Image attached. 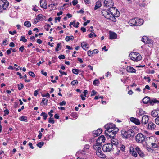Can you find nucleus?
<instances>
[{
	"instance_id": "473e14b6",
	"label": "nucleus",
	"mask_w": 159,
	"mask_h": 159,
	"mask_svg": "<svg viewBox=\"0 0 159 159\" xmlns=\"http://www.w3.org/2000/svg\"><path fill=\"white\" fill-rule=\"evenodd\" d=\"M111 144H112V145L113 144L115 145H117L118 143V140L116 139L113 138L112 139L111 141Z\"/></svg>"
},
{
	"instance_id": "0eeeda50",
	"label": "nucleus",
	"mask_w": 159,
	"mask_h": 159,
	"mask_svg": "<svg viewBox=\"0 0 159 159\" xmlns=\"http://www.w3.org/2000/svg\"><path fill=\"white\" fill-rule=\"evenodd\" d=\"M105 128L106 129H107V131H108L109 130H112L116 128V125L115 124L112 123H110L107 124L105 126Z\"/></svg>"
},
{
	"instance_id": "4468645a",
	"label": "nucleus",
	"mask_w": 159,
	"mask_h": 159,
	"mask_svg": "<svg viewBox=\"0 0 159 159\" xmlns=\"http://www.w3.org/2000/svg\"><path fill=\"white\" fill-rule=\"evenodd\" d=\"M40 3V7L42 8L45 9L47 8V3L45 0H41Z\"/></svg>"
},
{
	"instance_id": "c756f323",
	"label": "nucleus",
	"mask_w": 159,
	"mask_h": 159,
	"mask_svg": "<svg viewBox=\"0 0 159 159\" xmlns=\"http://www.w3.org/2000/svg\"><path fill=\"white\" fill-rule=\"evenodd\" d=\"M150 100V98L148 97H146L143 99V103L145 104L147 103Z\"/></svg>"
},
{
	"instance_id": "7ed1b4c3",
	"label": "nucleus",
	"mask_w": 159,
	"mask_h": 159,
	"mask_svg": "<svg viewBox=\"0 0 159 159\" xmlns=\"http://www.w3.org/2000/svg\"><path fill=\"white\" fill-rule=\"evenodd\" d=\"M146 137L145 135L141 133H138L135 136L136 141L139 143H143Z\"/></svg>"
},
{
	"instance_id": "8fccbe9b",
	"label": "nucleus",
	"mask_w": 159,
	"mask_h": 159,
	"mask_svg": "<svg viewBox=\"0 0 159 159\" xmlns=\"http://www.w3.org/2000/svg\"><path fill=\"white\" fill-rule=\"evenodd\" d=\"M20 40L24 42H25L27 41V40L25 39V37L23 36L21 37Z\"/></svg>"
},
{
	"instance_id": "58836bf2",
	"label": "nucleus",
	"mask_w": 159,
	"mask_h": 159,
	"mask_svg": "<svg viewBox=\"0 0 159 159\" xmlns=\"http://www.w3.org/2000/svg\"><path fill=\"white\" fill-rule=\"evenodd\" d=\"M55 4H51L48 5V7H51V9L52 10H55L56 9V7L55 6Z\"/></svg>"
},
{
	"instance_id": "2eb2a0df",
	"label": "nucleus",
	"mask_w": 159,
	"mask_h": 159,
	"mask_svg": "<svg viewBox=\"0 0 159 159\" xmlns=\"http://www.w3.org/2000/svg\"><path fill=\"white\" fill-rule=\"evenodd\" d=\"M130 152L132 156L135 157H136L137 156V154L134 151V148L133 147L131 146L129 148Z\"/></svg>"
},
{
	"instance_id": "4d7b16f0",
	"label": "nucleus",
	"mask_w": 159,
	"mask_h": 159,
	"mask_svg": "<svg viewBox=\"0 0 159 159\" xmlns=\"http://www.w3.org/2000/svg\"><path fill=\"white\" fill-rule=\"evenodd\" d=\"M29 74L30 76L33 77H35V74L32 72L30 71L29 72Z\"/></svg>"
},
{
	"instance_id": "a18cd8bd",
	"label": "nucleus",
	"mask_w": 159,
	"mask_h": 159,
	"mask_svg": "<svg viewBox=\"0 0 159 159\" xmlns=\"http://www.w3.org/2000/svg\"><path fill=\"white\" fill-rule=\"evenodd\" d=\"M78 82L77 80H74L71 83V84L72 85H75V84H77Z\"/></svg>"
},
{
	"instance_id": "f8f14e48",
	"label": "nucleus",
	"mask_w": 159,
	"mask_h": 159,
	"mask_svg": "<svg viewBox=\"0 0 159 159\" xmlns=\"http://www.w3.org/2000/svg\"><path fill=\"white\" fill-rule=\"evenodd\" d=\"M149 120V118L148 116L144 115L142 118L141 122L143 124H146Z\"/></svg>"
},
{
	"instance_id": "f03ea898",
	"label": "nucleus",
	"mask_w": 159,
	"mask_h": 159,
	"mask_svg": "<svg viewBox=\"0 0 159 159\" xmlns=\"http://www.w3.org/2000/svg\"><path fill=\"white\" fill-rule=\"evenodd\" d=\"M129 57L131 59L137 62L141 60V57L138 53L133 52L129 54Z\"/></svg>"
},
{
	"instance_id": "f704fd0d",
	"label": "nucleus",
	"mask_w": 159,
	"mask_h": 159,
	"mask_svg": "<svg viewBox=\"0 0 159 159\" xmlns=\"http://www.w3.org/2000/svg\"><path fill=\"white\" fill-rule=\"evenodd\" d=\"M19 119L21 121H27V117L26 116H22L19 118Z\"/></svg>"
},
{
	"instance_id": "37998d69",
	"label": "nucleus",
	"mask_w": 159,
	"mask_h": 159,
	"mask_svg": "<svg viewBox=\"0 0 159 159\" xmlns=\"http://www.w3.org/2000/svg\"><path fill=\"white\" fill-rule=\"evenodd\" d=\"M72 72L74 74L77 75L79 73V70L76 69H74L72 70Z\"/></svg>"
},
{
	"instance_id": "bb28decb",
	"label": "nucleus",
	"mask_w": 159,
	"mask_h": 159,
	"mask_svg": "<svg viewBox=\"0 0 159 159\" xmlns=\"http://www.w3.org/2000/svg\"><path fill=\"white\" fill-rule=\"evenodd\" d=\"M151 115L152 116V117H157L158 115V110H155L152 111L151 113Z\"/></svg>"
},
{
	"instance_id": "13d9d810",
	"label": "nucleus",
	"mask_w": 159,
	"mask_h": 159,
	"mask_svg": "<svg viewBox=\"0 0 159 159\" xmlns=\"http://www.w3.org/2000/svg\"><path fill=\"white\" fill-rule=\"evenodd\" d=\"M8 43V39H6L3 42V44L4 45H6Z\"/></svg>"
},
{
	"instance_id": "9b49d317",
	"label": "nucleus",
	"mask_w": 159,
	"mask_h": 159,
	"mask_svg": "<svg viewBox=\"0 0 159 159\" xmlns=\"http://www.w3.org/2000/svg\"><path fill=\"white\" fill-rule=\"evenodd\" d=\"M126 71L128 73H135L136 70L131 66H128L126 67Z\"/></svg>"
},
{
	"instance_id": "cd10ccee",
	"label": "nucleus",
	"mask_w": 159,
	"mask_h": 159,
	"mask_svg": "<svg viewBox=\"0 0 159 159\" xmlns=\"http://www.w3.org/2000/svg\"><path fill=\"white\" fill-rule=\"evenodd\" d=\"M137 113L138 115L141 116L144 114L145 111H144L142 109H139L137 111Z\"/></svg>"
},
{
	"instance_id": "6ab92c4d",
	"label": "nucleus",
	"mask_w": 159,
	"mask_h": 159,
	"mask_svg": "<svg viewBox=\"0 0 159 159\" xmlns=\"http://www.w3.org/2000/svg\"><path fill=\"white\" fill-rule=\"evenodd\" d=\"M156 127V125L153 122H149L148 124V126H147L148 128L151 130L154 129Z\"/></svg>"
},
{
	"instance_id": "393cba45",
	"label": "nucleus",
	"mask_w": 159,
	"mask_h": 159,
	"mask_svg": "<svg viewBox=\"0 0 159 159\" xmlns=\"http://www.w3.org/2000/svg\"><path fill=\"white\" fill-rule=\"evenodd\" d=\"M97 140H98V142L100 141V142L102 143L105 142V137L103 135L101 136L98 138Z\"/></svg>"
},
{
	"instance_id": "79ce46f5",
	"label": "nucleus",
	"mask_w": 159,
	"mask_h": 159,
	"mask_svg": "<svg viewBox=\"0 0 159 159\" xmlns=\"http://www.w3.org/2000/svg\"><path fill=\"white\" fill-rule=\"evenodd\" d=\"M99 84V82L98 80L96 79L93 82V84L95 86H97Z\"/></svg>"
},
{
	"instance_id": "a878e982",
	"label": "nucleus",
	"mask_w": 159,
	"mask_h": 159,
	"mask_svg": "<svg viewBox=\"0 0 159 159\" xmlns=\"http://www.w3.org/2000/svg\"><path fill=\"white\" fill-rule=\"evenodd\" d=\"M121 135L122 136V137L125 138H128L127 131L125 130L121 131Z\"/></svg>"
},
{
	"instance_id": "bf43d9fd",
	"label": "nucleus",
	"mask_w": 159,
	"mask_h": 159,
	"mask_svg": "<svg viewBox=\"0 0 159 159\" xmlns=\"http://www.w3.org/2000/svg\"><path fill=\"white\" fill-rule=\"evenodd\" d=\"M24 49H25L23 45L22 46L19 48V51H21V52H22Z\"/></svg>"
},
{
	"instance_id": "680f3d73",
	"label": "nucleus",
	"mask_w": 159,
	"mask_h": 159,
	"mask_svg": "<svg viewBox=\"0 0 159 159\" xmlns=\"http://www.w3.org/2000/svg\"><path fill=\"white\" fill-rule=\"evenodd\" d=\"M72 3L73 5H75L78 3V1L77 0H74L72 1Z\"/></svg>"
},
{
	"instance_id": "6e6d98bb",
	"label": "nucleus",
	"mask_w": 159,
	"mask_h": 159,
	"mask_svg": "<svg viewBox=\"0 0 159 159\" xmlns=\"http://www.w3.org/2000/svg\"><path fill=\"white\" fill-rule=\"evenodd\" d=\"M58 58L60 59H65V57L64 55H61L58 56Z\"/></svg>"
},
{
	"instance_id": "864d4df0",
	"label": "nucleus",
	"mask_w": 159,
	"mask_h": 159,
	"mask_svg": "<svg viewBox=\"0 0 159 159\" xmlns=\"http://www.w3.org/2000/svg\"><path fill=\"white\" fill-rule=\"evenodd\" d=\"M156 124L159 125V117H157L155 120Z\"/></svg>"
},
{
	"instance_id": "3c124183",
	"label": "nucleus",
	"mask_w": 159,
	"mask_h": 159,
	"mask_svg": "<svg viewBox=\"0 0 159 159\" xmlns=\"http://www.w3.org/2000/svg\"><path fill=\"white\" fill-rule=\"evenodd\" d=\"M61 46V43H58L57 44L56 47V48L55 50L56 52H57L59 51L58 49L60 48V46Z\"/></svg>"
},
{
	"instance_id": "39448f33",
	"label": "nucleus",
	"mask_w": 159,
	"mask_h": 159,
	"mask_svg": "<svg viewBox=\"0 0 159 159\" xmlns=\"http://www.w3.org/2000/svg\"><path fill=\"white\" fill-rule=\"evenodd\" d=\"M9 3L7 0H0V6L4 10L7 9L9 7Z\"/></svg>"
},
{
	"instance_id": "49530a36",
	"label": "nucleus",
	"mask_w": 159,
	"mask_h": 159,
	"mask_svg": "<svg viewBox=\"0 0 159 159\" xmlns=\"http://www.w3.org/2000/svg\"><path fill=\"white\" fill-rule=\"evenodd\" d=\"M48 122L52 124H54L55 123L53 118H50L48 120Z\"/></svg>"
},
{
	"instance_id": "338daca9",
	"label": "nucleus",
	"mask_w": 159,
	"mask_h": 159,
	"mask_svg": "<svg viewBox=\"0 0 159 159\" xmlns=\"http://www.w3.org/2000/svg\"><path fill=\"white\" fill-rule=\"evenodd\" d=\"M9 33L11 35H14L16 33V30H14L13 32L9 31Z\"/></svg>"
},
{
	"instance_id": "e2e57ef3",
	"label": "nucleus",
	"mask_w": 159,
	"mask_h": 159,
	"mask_svg": "<svg viewBox=\"0 0 159 159\" xmlns=\"http://www.w3.org/2000/svg\"><path fill=\"white\" fill-rule=\"evenodd\" d=\"M43 97H46L48 98H49L50 97V95L49 93H47L46 94L42 95Z\"/></svg>"
},
{
	"instance_id": "5701e85b",
	"label": "nucleus",
	"mask_w": 159,
	"mask_h": 159,
	"mask_svg": "<svg viewBox=\"0 0 159 159\" xmlns=\"http://www.w3.org/2000/svg\"><path fill=\"white\" fill-rule=\"evenodd\" d=\"M46 17L44 16L41 14L38 15L37 17V19L39 21H42Z\"/></svg>"
},
{
	"instance_id": "4be33fe9",
	"label": "nucleus",
	"mask_w": 159,
	"mask_h": 159,
	"mask_svg": "<svg viewBox=\"0 0 159 159\" xmlns=\"http://www.w3.org/2000/svg\"><path fill=\"white\" fill-rule=\"evenodd\" d=\"M96 143L93 145V148L95 149H97L98 147H101L102 146V143L100 142V141H98V140H96Z\"/></svg>"
},
{
	"instance_id": "69168bd1",
	"label": "nucleus",
	"mask_w": 159,
	"mask_h": 159,
	"mask_svg": "<svg viewBox=\"0 0 159 159\" xmlns=\"http://www.w3.org/2000/svg\"><path fill=\"white\" fill-rule=\"evenodd\" d=\"M39 135L38 136V137L39 139H41L42 136V134L40 131H39Z\"/></svg>"
},
{
	"instance_id": "2f4dec72",
	"label": "nucleus",
	"mask_w": 159,
	"mask_h": 159,
	"mask_svg": "<svg viewBox=\"0 0 159 159\" xmlns=\"http://www.w3.org/2000/svg\"><path fill=\"white\" fill-rule=\"evenodd\" d=\"M79 23L78 22H77L76 23V25H75V22H71L70 24H69V25L70 26H71V25H73V26L75 28H78L79 26Z\"/></svg>"
},
{
	"instance_id": "1a4fd4ad",
	"label": "nucleus",
	"mask_w": 159,
	"mask_h": 159,
	"mask_svg": "<svg viewBox=\"0 0 159 159\" xmlns=\"http://www.w3.org/2000/svg\"><path fill=\"white\" fill-rule=\"evenodd\" d=\"M104 3V6L106 7H111L114 5V3L112 0H105Z\"/></svg>"
},
{
	"instance_id": "aec40b11",
	"label": "nucleus",
	"mask_w": 159,
	"mask_h": 159,
	"mask_svg": "<svg viewBox=\"0 0 159 159\" xmlns=\"http://www.w3.org/2000/svg\"><path fill=\"white\" fill-rule=\"evenodd\" d=\"M110 39H115L117 38V35L116 33L113 32H110Z\"/></svg>"
},
{
	"instance_id": "ea45409f",
	"label": "nucleus",
	"mask_w": 159,
	"mask_h": 159,
	"mask_svg": "<svg viewBox=\"0 0 159 159\" xmlns=\"http://www.w3.org/2000/svg\"><path fill=\"white\" fill-rule=\"evenodd\" d=\"M97 149V151H96V154L97 155H99V153H100V152H102V151L101 150V147H98Z\"/></svg>"
},
{
	"instance_id": "7c9ffc66",
	"label": "nucleus",
	"mask_w": 159,
	"mask_h": 159,
	"mask_svg": "<svg viewBox=\"0 0 159 159\" xmlns=\"http://www.w3.org/2000/svg\"><path fill=\"white\" fill-rule=\"evenodd\" d=\"M81 46L83 49L84 50H86V48L88 49V47H87V46H88V45L85 42H83L81 44Z\"/></svg>"
},
{
	"instance_id": "a211bd4d",
	"label": "nucleus",
	"mask_w": 159,
	"mask_h": 159,
	"mask_svg": "<svg viewBox=\"0 0 159 159\" xmlns=\"http://www.w3.org/2000/svg\"><path fill=\"white\" fill-rule=\"evenodd\" d=\"M128 138L133 137L134 135V132L132 129H129L127 131Z\"/></svg>"
},
{
	"instance_id": "09e8293b",
	"label": "nucleus",
	"mask_w": 159,
	"mask_h": 159,
	"mask_svg": "<svg viewBox=\"0 0 159 159\" xmlns=\"http://www.w3.org/2000/svg\"><path fill=\"white\" fill-rule=\"evenodd\" d=\"M50 27V25L49 24H47L44 26V28L47 31L49 30V29Z\"/></svg>"
},
{
	"instance_id": "b1692460",
	"label": "nucleus",
	"mask_w": 159,
	"mask_h": 159,
	"mask_svg": "<svg viewBox=\"0 0 159 159\" xmlns=\"http://www.w3.org/2000/svg\"><path fill=\"white\" fill-rule=\"evenodd\" d=\"M136 18L131 19L129 21V24L131 26H135Z\"/></svg>"
},
{
	"instance_id": "ddd939ff",
	"label": "nucleus",
	"mask_w": 159,
	"mask_h": 159,
	"mask_svg": "<svg viewBox=\"0 0 159 159\" xmlns=\"http://www.w3.org/2000/svg\"><path fill=\"white\" fill-rule=\"evenodd\" d=\"M135 23V26H140L143 24V20L142 19L136 18Z\"/></svg>"
},
{
	"instance_id": "052dcab7",
	"label": "nucleus",
	"mask_w": 159,
	"mask_h": 159,
	"mask_svg": "<svg viewBox=\"0 0 159 159\" xmlns=\"http://www.w3.org/2000/svg\"><path fill=\"white\" fill-rule=\"evenodd\" d=\"M61 17H56L55 19V22L56 23L57 21V20L58 21H60V19H61Z\"/></svg>"
},
{
	"instance_id": "6e6552de",
	"label": "nucleus",
	"mask_w": 159,
	"mask_h": 159,
	"mask_svg": "<svg viewBox=\"0 0 159 159\" xmlns=\"http://www.w3.org/2000/svg\"><path fill=\"white\" fill-rule=\"evenodd\" d=\"M141 41L145 43L152 44V40L146 36L142 37Z\"/></svg>"
},
{
	"instance_id": "412c9836",
	"label": "nucleus",
	"mask_w": 159,
	"mask_h": 159,
	"mask_svg": "<svg viewBox=\"0 0 159 159\" xmlns=\"http://www.w3.org/2000/svg\"><path fill=\"white\" fill-rule=\"evenodd\" d=\"M102 133V129H98L96 131H94L93 132V135L96 137L98 136Z\"/></svg>"
},
{
	"instance_id": "5fc2aeb1",
	"label": "nucleus",
	"mask_w": 159,
	"mask_h": 159,
	"mask_svg": "<svg viewBox=\"0 0 159 159\" xmlns=\"http://www.w3.org/2000/svg\"><path fill=\"white\" fill-rule=\"evenodd\" d=\"M97 92L95 91L94 90H92L91 94V96H92L95 95L97 93Z\"/></svg>"
},
{
	"instance_id": "72a5a7b5",
	"label": "nucleus",
	"mask_w": 159,
	"mask_h": 159,
	"mask_svg": "<svg viewBox=\"0 0 159 159\" xmlns=\"http://www.w3.org/2000/svg\"><path fill=\"white\" fill-rule=\"evenodd\" d=\"M74 37L73 36H66L65 38V40L67 42L69 41L70 40H73Z\"/></svg>"
},
{
	"instance_id": "0e129e2a",
	"label": "nucleus",
	"mask_w": 159,
	"mask_h": 159,
	"mask_svg": "<svg viewBox=\"0 0 159 159\" xmlns=\"http://www.w3.org/2000/svg\"><path fill=\"white\" fill-rule=\"evenodd\" d=\"M66 104V102L65 101H63L59 103V105L60 106L65 105Z\"/></svg>"
},
{
	"instance_id": "c9c22d12",
	"label": "nucleus",
	"mask_w": 159,
	"mask_h": 159,
	"mask_svg": "<svg viewBox=\"0 0 159 159\" xmlns=\"http://www.w3.org/2000/svg\"><path fill=\"white\" fill-rule=\"evenodd\" d=\"M48 99L46 98H43L41 102V104L44 105L47 104Z\"/></svg>"
},
{
	"instance_id": "9d476101",
	"label": "nucleus",
	"mask_w": 159,
	"mask_h": 159,
	"mask_svg": "<svg viewBox=\"0 0 159 159\" xmlns=\"http://www.w3.org/2000/svg\"><path fill=\"white\" fill-rule=\"evenodd\" d=\"M130 120L131 122L137 125H138L140 124V121L138 119L136 118L131 117L130 118Z\"/></svg>"
},
{
	"instance_id": "de8ad7c7",
	"label": "nucleus",
	"mask_w": 159,
	"mask_h": 159,
	"mask_svg": "<svg viewBox=\"0 0 159 159\" xmlns=\"http://www.w3.org/2000/svg\"><path fill=\"white\" fill-rule=\"evenodd\" d=\"M18 89L19 90H20L21 89H22L24 87L22 83L20 84H20H18Z\"/></svg>"
},
{
	"instance_id": "e433bc0d",
	"label": "nucleus",
	"mask_w": 159,
	"mask_h": 159,
	"mask_svg": "<svg viewBox=\"0 0 159 159\" xmlns=\"http://www.w3.org/2000/svg\"><path fill=\"white\" fill-rule=\"evenodd\" d=\"M24 25L27 27H30L31 26V24L30 21H25L24 22Z\"/></svg>"
},
{
	"instance_id": "c03bdc74",
	"label": "nucleus",
	"mask_w": 159,
	"mask_h": 159,
	"mask_svg": "<svg viewBox=\"0 0 159 159\" xmlns=\"http://www.w3.org/2000/svg\"><path fill=\"white\" fill-rule=\"evenodd\" d=\"M95 37L97 36L94 33L91 32L89 34V38H92L93 37Z\"/></svg>"
},
{
	"instance_id": "dca6fc26",
	"label": "nucleus",
	"mask_w": 159,
	"mask_h": 159,
	"mask_svg": "<svg viewBox=\"0 0 159 159\" xmlns=\"http://www.w3.org/2000/svg\"><path fill=\"white\" fill-rule=\"evenodd\" d=\"M135 150L138 153L139 155L142 157H143L144 156V154L143 152L142 151L140 148L138 147H137L135 148Z\"/></svg>"
},
{
	"instance_id": "a19ab883",
	"label": "nucleus",
	"mask_w": 159,
	"mask_h": 159,
	"mask_svg": "<svg viewBox=\"0 0 159 159\" xmlns=\"http://www.w3.org/2000/svg\"><path fill=\"white\" fill-rule=\"evenodd\" d=\"M44 144V142H39L37 144V145L39 148H41L43 145Z\"/></svg>"
},
{
	"instance_id": "774afa93",
	"label": "nucleus",
	"mask_w": 159,
	"mask_h": 159,
	"mask_svg": "<svg viewBox=\"0 0 159 159\" xmlns=\"http://www.w3.org/2000/svg\"><path fill=\"white\" fill-rule=\"evenodd\" d=\"M120 149L122 151H124L125 149V147L124 145H122L120 148Z\"/></svg>"
},
{
	"instance_id": "f257e3e1",
	"label": "nucleus",
	"mask_w": 159,
	"mask_h": 159,
	"mask_svg": "<svg viewBox=\"0 0 159 159\" xmlns=\"http://www.w3.org/2000/svg\"><path fill=\"white\" fill-rule=\"evenodd\" d=\"M102 16L107 19L115 22L116 20V17H118L120 16V12L117 11L115 7H111L107 11L103 10L101 11Z\"/></svg>"
},
{
	"instance_id": "20e7f679",
	"label": "nucleus",
	"mask_w": 159,
	"mask_h": 159,
	"mask_svg": "<svg viewBox=\"0 0 159 159\" xmlns=\"http://www.w3.org/2000/svg\"><path fill=\"white\" fill-rule=\"evenodd\" d=\"M102 149L104 152H107L111 151L113 149V145L111 143L106 144L102 146Z\"/></svg>"
},
{
	"instance_id": "c85d7f7f",
	"label": "nucleus",
	"mask_w": 159,
	"mask_h": 159,
	"mask_svg": "<svg viewBox=\"0 0 159 159\" xmlns=\"http://www.w3.org/2000/svg\"><path fill=\"white\" fill-rule=\"evenodd\" d=\"M101 6V3L100 2L98 1L96 3L94 9L97 10Z\"/></svg>"
},
{
	"instance_id": "f3484780",
	"label": "nucleus",
	"mask_w": 159,
	"mask_h": 159,
	"mask_svg": "<svg viewBox=\"0 0 159 159\" xmlns=\"http://www.w3.org/2000/svg\"><path fill=\"white\" fill-rule=\"evenodd\" d=\"M98 50L97 49H94L92 51L89 50L87 52V54L89 56H91L93 54L98 53Z\"/></svg>"
},
{
	"instance_id": "4c0bfd02",
	"label": "nucleus",
	"mask_w": 159,
	"mask_h": 159,
	"mask_svg": "<svg viewBox=\"0 0 159 159\" xmlns=\"http://www.w3.org/2000/svg\"><path fill=\"white\" fill-rule=\"evenodd\" d=\"M40 116H43V117L44 119L45 120L46 119L48 116V115L45 112H42Z\"/></svg>"
},
{
	"instance_id": "423d86ee",
	"label": "nucleus",
	"mask_w": 159,
	"mask_h": 159,
	"mask_svg": "<svg viewBox=\"0 0 159 159\" xmlns=\"http://www.w3.org/2000/svg\"><path fill=\"white\" fill-rule=\"evenodd\" d=\"M119 129L117 128H114L112 130H109L108 132L109 134V137L110 138L114 137L115 135L117 134L118 131Z\"/></svg>"
},
{
	"instance_id": "603ef678",
	"label": "nucleus",
	"mask_w": 159,
	"mask_h": 159,
	"mask_svg": "<svg viewBox=\"0 0 159 159\" xmlns=\"http://www.w3.org/2000/svg\"><path fill=\"white\" fill-rule=\"evenodd\" d=\"M99 155H98L99 157L102 158H105V155L102 153V152H100V153H99Z\"/></svg>"
}]
</instances>
